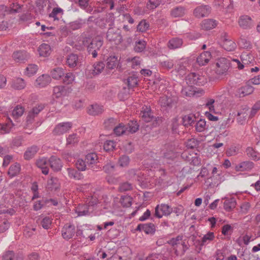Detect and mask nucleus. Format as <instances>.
I'll use <instances>...</instances> for the list:
<instances>
[{"label":"nucleus","instance_id":"21","mask_svg":"<svg viewBox=\"0 0 260 260\" xmlns=\"http://www.w3.org/2000/svg\"><path fill=\"white\" fill-rule=\"evenodd\" d=\"M245 152L247 156L253 160L257 161L260 159L259 153L252 147H248Z\"/></svg>","mask_w":260,"mask_h":260},{"label":"nucleus","instance_id":"61","mask_svg":"<svg viewBox=\"0 0 260 260\" xmlns=\"http://www.w3.org/2000/svg\"><path fill=\"white\" fill-rule=\"evenodd\" d=\"M64 92V87L63 86H57L53 88V95L56 98H60Z\"/></svg>","mask_w":260,"mask_h":260},{"label":"nucleus","instance_id":"56","mask_svg":"<svg viewBox=\"0 0 260 260\" xmlns=\"http://www.w3.org/2000/svg\"><path fill=\"white\" fill-rule=\"evenodd\" d=\"M146 43L144 41L136 42L134 47V50L137 52L143 51L146 47Z\"/></svg>","mask_w":260,"mask_h":260},{"label":"nucleus","instance_id":"38","mask_svg":"<svg viewBox=\"0 0 260 260\" xmlns=\"http://www.w3.org/2000/svg\"><path fill=\"white\" fill-rule=\"evenodd\" d=\"M90 206L87 205H79L76 209L78 216H84L89 214Z\"/></svg>","mask_w":260,"mask_h":260},{"label":"nucleus","instance_id":"7","mask_svg":"<svg viewBox=\"0 0 260 260\" xmlns=\"http://www.w3.org/2000/svg\"><path fill=\"white\" fill-rule=\"evenodd\" d=\"M76 233V235L78 236L82 233V231L78 230L76 232L75 226L72 224H67L64 225L61 231L62 236L66 240L72 238Z\"/></svg>","mask_w":260,"mask_h":260},{"label":"nucleus","instance_id":"32","mask_svg":"<svg viewBox=\"0 0 260 260\" xmlns=\"http://www.w3.org/2000/svg\"><path fill=\"white\" fill-rule=\"evenodd\" d=\"M68 176L70 178L75 180H80L83 178V175L75 169L69 168L67 169Z\"/></svg>","mask_w":260,"mask_h":260},{"label":"nucleus","instance_id":"41","mask_svg":"<svg viewBox=\"0 0 260 260\" xmlns=\"http://www.w3.org/2000/svg\"><path fill=\"white\" fill-rule=\"evenodd\" d=\"M118 62V58L115 56H111L107 59L106 67L112 70L114 69Z\"/></svg>","mask_w":260,"mask_h":260},{"label":"nucleus","instance_id":"23","mask_svg":"<svg viewBox=\"0 0 260 260\" xmlns=\"http://www.w3.org/2000/svg\"><path fill=\"white\" fill-rule=\"evenodd\" d=\"M47 188L51 191H56L60 188V183L57 178H51L48 180L47 185Z\"/></svg>","mask_w":260,"mask_h":260},{"label":"nucleus","instance_id":"54","mask_svg":"<svg viewBox=\"0 0 260 260\" xmlns=\"http://www.w3.org/2000/svg\"><path fill=\"white\" fill-rule=\"evenodd\" d=\"M38 70V66L34 64H29L26 68L25 74L29 77L34 75Z\"/></svg>","mask_w":260,"mask_h":260},{"label":"nucleus","instance_id":"43","mask_svg":"<svg viewBox=\"0 0 260 260\" xmlns=\"http://www.w3.org/2000/svg\"><path fill=\"white\" fill-rule=\"evenodd\" d=\"M64 74L63 69L61 68H56L51 72V75L53 79H59Z\"/></svg>","mask_w":260,"mask_h":260},{"label":"nucleus","instance_id":"28","mask_svg":"<svg viewBox=\"0 0 260 260\" xmlns=\"http://www.w3.org/2000/svg\"><path fill=\"white\" fill-rule=\"evenodd\" d=\"M236 204L234 198L226 199L223 203V208L226 211L230 212L236 207Z\"/></svg>","mask_w":260,"mask_h":260},{"label":"nucleus","instance_id":"36","mask_svg":"<svg viewBox=\"0 0 260 260\" xmlns=\"http://www.w3.org/2000/svg\"><path fill=\"white\" fill-rule=\"evenodd\" d=\"M183 43L182 39L175 38L169 41L168 46L170 49H174L180 47Z\"/></svg>","mask_w":260,"mask_h":260},{"label":"nucleus","instance_id":"64","mask_svg":"<svg viewBox=\"0 0 260 260\" xmlns=\"http://www.w3.org/2000/svg\"><path fill=\"white\" fill-rule=\"evenodd\" d=\"M10 227V223L6 219H0V233H4Z\"/></svg>","mask_w":260,"mask_h":260},{"label":"nucleus","instance_id":"2","mask_svg":"<svg viewBox=\"0 0 260 260\" xmlns=\"http://www.w3.org/2000/svg\"><path fill=\"white\" fill-rule=\"evenodd\" d=\"M107 40L111 44L120 45L123 41L120 30L116 27H110L106 34Z\"/></svg>","mask_w":260,"mask_h":260},{"label":"nucleus","instance_id":"24","mask_svg":"<svg viewBox=\"0 0 260 260\" xmlns=\"http://www.w3.org/2000/svg\"><path fill=\"white\" fill-rule=\"evenodd\" d=\"M217 25L215 20L207 19L203 20L201 24L202 28L205 30H210L215 28Z\"/></svg>","mask_w":260,"mask_h":260},{"label":"nucleus","instance_id":"6","mask_svg":"<svg viewBox=\"0 0 260 260\" xmlns=\"http://www.w3.org/2000/svg\"><path fill=\"white\" fill-rule=\"evenodd\" d=\"M172 212L173 208L168 204H161L155 207L154 216L158 218H161L163 216L170 215Z\"/></svg>","mask_w":260,"mask_h":260},{"label":"nucleus","instance_id":"16","mask_svg":"<svg viewBox=\"0 0 260 260\" xmlns=\"http://www.w3.org/2000/svg\"><path fill=\"white\" fill-rule=\"evenodd\" d=\"M211 57V53L209 51H204L197 58V62L200 66H205L210 60Z\"/></svg>","mask_w":260,"mask_h":260},{"label":"nucleus","instance_id":"59","mask_svg":"<svg viewBox=\"0 0 260 260\" xmlns=\"http://www.w3.org/2000/svg\"><path fill=\"white\" fill-rule=\"evenodd\" d=\"M149 27V24L145 20H141L137 25V30L140 32H145Z\"/></svg>","mask_w":260,"mask_h":260},{"label":"nucleus","instance_id":"35","mask_svg":"<svg viewBox=\"0 0 260 260\" xmlns=\"http://www.w3.org/2000/svg\"><path fill=\"white\" fill-rule=\"evenodd\" d=\"M196 120V117L193 114L185 115L182 118V124L184 126L187 127L190 126Z\"/></svg>","mask_w":260,"mask_h":260},{"label":"nucleus","instance_id":"52","mask_svg":"<svg viewBox=\"0 0 260 260\" xmlns=\"http://www.w3.org/2000/svg\"><path fill=\"white\" fill-rule=\"evenodd\" d=\"M79 141V139L77 135L73 134L69 135L67 138V145L73 146L77 144Z\"/></svg>","mask_w":260,"mask_h":260},{"label":"nucleus","instance_id":"62","mask_svg":"<svg viewBox=\"0 0 260 260\" xmlns=\"http://www.w3.org/2000/svg\"><path fill=\"white\" fill-rule=\"evenodd\" d=\"M115 143L112 140L106 141L104 144V149L106 151H112L115 147Z\"/></svg>","mask_w":260,"mask_h":260},{"label":"nucleus","instance_id":"15","mask_svg":"<svg viewBox=\"0 0 260 260\" xmlns=\"http://www.w3.org/2000/svg\"><path fill=\"white\" fill-rule=\"evenodd\" d=\"M39 147L37 145H32L28 147L24 153V158L25 160H30L37 153Z\"/></svg>","mask_w":260,"mask_h":260},{"label":"nucleus","instance_id":"47","mask_svg":"<svg viewBox=\"0 0 260 260\" xmlns=\"http://www.w3.org/2000/svg\"><path fill=\"white\" fill-rule=\"evenodd\" d=\"M143 231L147 234H153L155 232V225L152 223L144 224Z\"/></svg>","mask_w":260,"mask_h":260},{"label":"nucleus","instance_id":"40","mask_svg":"<svg viewBox=\"0 0 260 260\" xmlns=\"http://www.w3.org/2000/svg\"><path fill=\"white\" fill-rule=\"evenodd\" d=\"M222 47L226 51H232L236 48V44L231 40L224 39L222 42Z\"/></svg>","mask_w":260,"mask_h":260},{"label":"nucleus","instance_id":"11","mask_svg":"<svg viewBox=\"0 0 260 260\" xmlns=\"http://www.w3.org/2000/svg\"><path fill=\"white\" fill-rule=\"evenodd\" d=\"M44 108L45 106L43 104H39L34 107L29 111L26 117V121L30 123H32L35 117H36Z\"/></svg>","mask_w":260,"mask_h":260},{"label":"nucleus","instance_id":"53","mask_svg":"<svg viewBox=\"0 0 260 260\" xmlns=\"http://www.w3.org/2000/svg\"><path fill=\"white\" fill-rule=\"evenodd\" d=\"M138 78L135 75L129 76L127 79V85L129 88H134L138 84Z\"/></svg>","mask_w":260,"mask_h":260},{"label":"nucleus","instance_id":"10","mask_svg":"<svg viewBox=\"0 0 260 260\" xmlns=\"http://www.w3.org/2000/svg\"><path fill=\"white\" fill-rule=\"evenodd\" d=\"M238 24L240 27L244 29H250L253 25V20L248 15H242L239 18Z\"/></svg>","mask_w":260,"mask_h":260},{"label":"nucleus","instance_id":"44","mask_svg":"<svg viewBox=\"0 0 260 260\" xmlns=\"http://www.w3.org/2000/svg\"><path fill=\"white\" fill-rule=\"evenodd\" d=\"M217 169L216 167H214L212 169V176L207 179L208 181L210 184L212 183L213 185L218 184L220 181L216 179L217 176L219 177V174L217 173Z\"/></svg>","mask_w":260,"mask_h":260},{"label":"nucleus","instance_id":"19","mask_svg":"<svg viewBox=\"0 0 260 260\" xmlns=\"http://www.w3.org/2000/svg\"><path fill=\"white\" fill-rule=\"evenodd\" d=\"M254 167V164L250 161H243L236 167L237 171H246L251 170Z\"/></svg>","mask_w":260,"mask_h":260},{"label":"nucleus","instance_id":"18","mask_svg":"<svg viewBox=\"0 0 260 260\" xmlns=\"http://www.w3.org/2000/svg\"><path fill=\"white\" fill-rule=\"evenodd\" d=\"M87 111L88 113L90 115H98L103 112V107L97 104L91 105L88 107Z\"/></svg>","mask_w":260,"mask_h":260},{"label":"nucleus","instance_id":"27","mask_svg":"<svg viewBox=\"0 0 260 260\" xmlns=\"http://www.w3.org/2000/svg\"><path fill=\"white\" fill-rule=\"evenodd\" d=\"M185 9L183 7H176L171 11V16L174 18L181 17L185 14Z\"/></svg>","mask_w":260,"mask_h":260},{"label":"nucleus","instance_id":"5","mask_svg":"<svg viewBox=\"0 0 260 260\" xmlns=\"http://www.w3.org/2000/svg\"><path fill=\"white\" fill-rule=\"evenodd\" d=\"M23 5H20L17 3H14L10 5L9 7L4 5L0 6V17L6 15L20 13L22 11Z\"/></svg>","mask_w":260,"mask_h":260},{"label":"nucleus","instance_id":"39","mask_svg":"<svg viewBox=\"0 0 260 260\" xmlns=\"http://www.w3.org/2000/svg\"><path fill=\"white\" fill-rule=\"evenodd\" d=\"M24 112V108L21 105H17L12 111V116L14 119H18Z\"/></svg>","mask_w":260,"mask_h":260},{"label":"nucleus","instance_id":"45","mask_svg":"<svg viewBox=\"0 0 260 260\" xmlns=\"http://www.w3.org/2000/svg\"><path fill=\"white\" fill-rule=\"evenodd\" d=\"M12 87L16 89H22L25 86V83L24 80L20 78H18L13 80L12 84Z\"/></svg>","mask_w":260,"mask_h":260},{"label":"nucleus","instance_id":"51","mask_svg":"<svg viewBox=\"0 0 260 260\" xmlns=\"http://www.w3.org/2000/svg\"><path fill=\"white\" fill-rule=\"evenodd\" d=\"M20 170V168L19 164H16L14 165H12L9 169L8 174L11 177H14L19 172Z\"/></svg>","mask_w":260,"mask_h":260},{"label":"nucleus","instance_id":"14","mask_svg":"<svg viewBox=\"0 0 260 260\" xmlns=\"http://www.w3.org/2000/svg\"><path fill=\"white\" fill-rule=\"evenodd\" d=\"M12 57L17 62H22L27 60L29 55L25 51H17L13 53Z\"/></svg>","mask_w":260,"mask_h":260},{"label":"nucleus","instance_id":"63","mask_svg":"<svg viewBox=\"0 0 260 260\" xmlns=\"http://www.w3.org/2000/svg\"><path fill=\"white\" fill-rule=\"evenodd\" d=\"M161 67L164 69L170 70L173 68L174 65L173 60L168 59L160 62Z\"/></svg>","mask_w":260,"mask_h":260},{"label":"nucleus","instance_id":"55","mask_svg":"<svg viewBox=\"0 0 260 260\" xmlns=\"http://www.w3.org/2000/svg\"><path fill=\"white\" fill-rule=\"evenodd\" d=\"M161 0H149L146 7L148 10H153L157 8L161 3Z\"/></svg>","mask_w":260,"mask_h":260},{"label":"nucleus","instance_id":"17","mask_svg":"<svg viewBox=\"0 0 260 260\" xmlns=\"http://www.w3.org/2000/svg\"><path fill=\"white\" fill-rule=\"evenodd\" d=\"M66 62L70 68L77 67L80 63L79 57L77 54H71L68 55Z\"/></svg>","mask_w":260,"mask_h":260},{"label":"nucleus","instance_id":"49","mask_svg":"<svg viewBox=\"0 0 260 260\" xmlns=\"http://www.w3.org/2000/svg\"><path fill=\"white\" fill-rule=\"evenodd\" d=\"M126 126L128 127L127 134H128L129 133L133 134L136 132L139 129V125L136 121H132L129 122Z\"/></svg>","mask_w":260,"mask_h":260},{"label":"nucleus","instance_id":"25","mask_svg":"<svg viewBox=\"0 0 260 260\" xmlns=\"http://www.w3.org/2000/svg\"><path fill=\"white\" fill-rule=\"evenodd\" d=\"M214 234L213 232H208L207 234L205 235L204 237H203L201 241H197L198 244L200 245V248L199 251H198V252H200V251L201 250V247L206 243L212 241L214 238Z\"/></svg>","mask_w":260,"mask_h":260},{"label":"nucleus","instance_id":"57","mask_svg":"<svg viewBox=\"0 0 260 260\" xmlns=\"http://www.w3.org/2000/svg\"><path fill=\"white\" fill-rule=\"evenodd\" d=\"M206 123L204 119H201L196 123V129L198 132H202L206 129Z\"/></svg>","mask_w":260,"mask_h":260},{"label":"nucleus","instance_id":"22","mask_svg":"<svg viewBox=\"0 0 260 260\" xmlns=\"http://www.w3.org/2000/svg\"><path fill=\"white\" fill-rule=\"evenodd\" d=\"M47 162L46 158H39L36 161V165L42 169V172L44 175H47L49 173V168L47 166Z\"/></svg>","mask_w":260,"mask_h":260},{"label":"nucleus","instance_id":"12","mask_svg":"<svg viewBox=\"0 0 260 260\" xmlns=\"http://www.w3.org/2000/svg\"><path fill=\"white\" fill-rule=\"evenodd\" d=\"M240 58L241 61L244 64L245 67L250 64L253 66L255 63L254 57L250 53L246 52H243L240 56Z\"/></svg>","mask_w":260,"mask_h":260},{"label":"nucleus","instance_id":"30","mask_svg":"<svg viewBox=\"0 0 260 260\" xmlns=\"http://www.w3.org/2000/svg\"><path fill=\"white\" fill-rule=\"evenodd\" d=\"M128 127L123 123H119L117 126L114 127L113 131L114 134L117 136H120L124 134L127 135Z\"/></svg>","mask_w":260,"mask_h":260},{"label":"nucleus","instance_id":"34","mask_svg":"<svg viewBox=\"0 0 260 260\" xmlns=\"http://www.w3.org/2000/svg\"><path fill=\"white\" fill-rule=\"evenodd\" d=\"M3 260H23L21 256H16L13 251L5 252L2 256Z\"/></svg>","mask_w":260,"mask_h":260},{"label":"nucleus","instance_id":"13","mask_svg":"<svg viewBox=\"0 0 260 260\" xmlns=\"http://www.w3.org/2000/svg\"><path fill=\"white\" fill-rule=\"evenodd\" d=\"M50 167L54 171H59L62 167L61 160L56 156H52L48 160Z\"/></svg>","mask_w":260,"mask_h":260},{"label":"nucleus","instance_id":"4","mask_svg":"<svg viewBox=\"0 0 260 260\" xmlns=\"http://www.w3.org/2000/svg\"><path fill=\"white\" fill-rule=\"evenodd\" d=\"M230 67V61L225 57H221L216 60L215 71L218 75L226 73Z\"/></svg>","mask_w":260,"mask_h":260},{"label":"nucleus","instance_id":"58","mask_svg":"<svg viewBox=\"0 0 260 260\" xmlns=\"http://www.w3.org/2000/svg\"><path fill=\"white\" fill-rule=\"evenodd\" d=\"M117 123V120L114 118H110L104 121L105 127L107 129L113 128Z\"/></svg>","mask_w":260,"mask_h":260},{"label":"nucleus","instance_id":"1","mask_svg":"<svg viewBox=\"0 0 260 260\" xmlns=\"http://www.w3.org/2000/svg\"><path fill=\"white\" fill-rule=\"evenodd\" d=\"M83 44L87 47L89 54H91L93 58L97 55V51L100 50L103 44V40L99 37H96L91 40L90 38H84L83 40Z\"/></svg>","mask_w":260,"mask_h":260},{"label":"nucleus","instance_id":"48","mask_svg":"<svg viewBox=\"0 0 260 260\" xmlns=\"http://www.w3.org/2000/svg\"><path fill=\"white\" fill-rule=\"evenodd\" d=\"M248 109H243L241 111L238 112L237 114V116H238L237 118L238 122L240 124H243L244 122L245 121L246 117L247 116V113Z\"/></svg>","mask_w":260,"mask_h":260},{"label":"nucleus","instance_id":"33","mask_svg":"<svg viewBox=\"0 0 260 260\" xmlns=\"http://www.w3.org/2000/svg\"><path fill=\"white\" fill-rule=\"evenodd\" d=\"M105 67V64L103 61H98L93 65L92 74L93 75H97L102 73Z\"/></svg>","mask_w":260,"mask_h":260},{"label":"nucleus","instance_id":"50","mask_svg":"<svg viewBox=\"0 0 260 260\" xmlns=\"http://www.w3.org/2000/svg\"><path fill=\"white\" fill-rule=\"evenodd\" d=\"M164 156L167 159H173L175 157V147L171 145L164 153Z\"/></svg>","mask_w":260,"mask_h":260},{"label":"nucleus","instance_id":"31","mask_svg":"<svg viewBox=\"0 0 260 260\" xmlns=\"http://www.w3.org/2000/svg\"><path fill=\"white\" fill-rule=\"evenodd\" d=\"M98 155L95 153H90L86 155L85 161L89 167H92V165L98 162Z\"/></svg>","mask_w":260,"mask_h":260},{"label":"nucleus","instance_id":"29","mask_svg":"<svg viewBox=\"0 0 260 260\" xmlns=\"http://www.w3.org/2000/svg\"><path fill=\"white\" fill-rule=\"evenodd\" d=\"M38 51L40 56L46 57L50 55L51 50L50 45L44 43L39 46Z\"/></svg>","mask_w":260,"mask_h":260},{"label":"nucleus","instance_id":"3","mask_svg":"<svg viewBox=\"0 0 260 260\" xmlns=\"http://www.w3.org/2000/svg\"><path fill=\"white\" fill-rule=\"evenodd\" d=\"M185 81L187 84L192 86L194 85L202 86L207 82V78L202 75L196 73H191L185 77Z\"/></svg>","mask_w":260,"mask_h":260},{"label":"nucleus","instance_id":"8","mask_svg":"<svg viewBox=\"0 0 260 260\" xmlns=\"http://www.w3.org/2000/svg\"><path fill=\"white\" fill-rule=\"evenodd\" d=\"M72 127L71 122H61L55 126L53 134L54 135L59 136L69 132Z\"/></svg>","mask_w":260,"mask_h":260},{"label":"nucleus","instance_id":"9","mask_svg":"<svg viewBox=\"0 0 260 260\" xmlns=\"http://www.w3.org/2000/svg\"><path fill=\"white\" fill-rule=\"evenodd\" d=\"M211 12V8L208 5H201L193 10V15L198 18L207 17Z\"/></svg>","mask_w":260,"mask_h":260},{"label":"nucleus","instance_id":"26","mask_svg":"<svg viewBox=\"0 0 260 260\" xmlns=\"http://www.w3.org/2000/svg\"><path fill=\"white\" fill-rule=\"evenodd\" d=\"M51 81L50 76L43 75L38 77L36 81L37 85L40 87H44L47 85Z\"/></svg>","mask_w":260,"mask_h":260},{"label":"nucleus","instance_id":"60","mask_svg":"<svg viewBox=\"0 0 260 260\" xmlns=\"http://www.w3.org/2000/svg\"><path fill=\"white\" fill-rule=\"evenodd\" d=\"M52 223V219L51 218L48 216H46L43 218L41 221V225L46 230L50 228Z\"/></svg>","mask_w":260,"mask_h":260},{"label":"nucleus","instance_id":"42","mask_svg":"<svg viewBox=\"0 0 260 260\" xmlns=\"http://www.w3.org/2000/svg\"><path fill=\"white\" fill-rule=\"evenodd\" d=\"M14 124L12 123V120L9 122L1 124L0 130L1 133L3 134H7L10 133L13 127Z\"/></svg>","mask_w":260,"mask_h":260},{"label":"nucleus","instance_id":"20","mask_svg":"<svg viewBox=\"0 0 260 260\" xmlns=\"http://www.w3.org/2000/svg\"><path fill=\"white\" fill-rule=\"evenodd\" d=\"M141 116L142 119L146 122H149L153 120L154 118L152 114L151 110L150 108L146 107L143 108V110L141 113Z\"/></svg>","mask_w":260,"mask_h":260},{"label":"nucleus","instance_id":"37","mask_svg":"<svg viewBox=\"0 0 260 260\" xmlns=\"http://www.w3.org/2000/svg\"><path fill=\"white\" fill-rule=\"evenodd\" d=\"M238 43L239 46L243 48L251 49L252 48L251 42L243 35L240 36Z\"/></svg>","mask_w":260,"mask_h":260},{"label":"nucleus","instance_id":"46","mask_svg":"<svg viewBox=\"0 0 260 260\" xmlns=\"http://www.w3.org/2000/svg\"><path fill=\"white\" fill-rule=\"evenodd\" d=\"M253 91V88L250 85H247L239 89V93L243 96L249 95Z\"/></svg>","mask_w":260,"mask_h":260}]
</instances>
